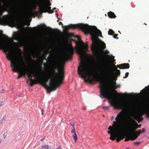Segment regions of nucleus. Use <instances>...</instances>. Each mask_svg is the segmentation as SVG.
Here are the masks:
<instances>
[{"mask_svg": "<svg viewBox=\"0 0 149 149\" xmlns=\"http://www.w3.org/2000/svg\"><path fill=\"white\" fill-rule=\"evenodd\" d=\"M81 42L76 43V44H79V46L76 49L78 53L80 55V58L81 60L78 69L79 75L91 84H93V81L95 82L99 81L101 84V86H99L100 89V97L102 98H106L109 100L111 106L115 108L124 110L130 109L131 106L130 104L123 101H118L111 91L110 89L115 90L117 88L116 82L109 83L107 86L106 85V81L100 79L95 72L92 69L88 70L87 65L85 63L83 55L85 52L84 49H87L88 46L87 44L85 45L82 41H81Z\"/></svg>", "mask_w": 149, "mask_h": 149, "instance_id": "f257e3e1", "label": "nucleus"}, {"mask_svg": "<svg viewBox=\"0 0 149 149\" xmlns=\"http://www.w3.org/2000/svg\"><path fill=\"white\" fill-rule=\"evenodd\" d=\"M2 33V32L0 31V38H3L2 36L3 35H1ZM4 39H6L4 41L0 40V49H2L3 52L6 53L8 52L6 55V57L8 60L10 61V66L12 67L13 71L17 72L19 73L17 79L22 76L25 77L27 74L30 81V86H32L36 83L35 80L31 78L32 77L34 76L37 78L39 83L46 88L48 93H50L52 91L56 90V87L52 78L51 81L49 82V86L46 83L49 79V77L47 76L45 78V79H43L38 72V70H34L33 72L29 71L26 66L21 56L13 53L11 49L13 48L14 47L9 41L6 40H8V37L6 36Z\"/></svg>", "mask_w": 149, "mask_h": 149, "instance_id": "f03ea898", "label": "nucleus"}, {"mask_svg": "<svg viewBox=\"0 0 149 149\" xmlns=\"http://www.w3.org/2000/svg\"><path fill=\"white\" fill-rule=\"evenodd\" d=\"M76 28H79L81 29L86 34H90L93 43L91 49L95 54L98 55L101 51H103L104 48H106V46L104 44L101 45L100 47L98 46L97 43L98 42L97 38L98 36H102V33L96 26H90L88 24L82 23L77 24H70L65 26V29L66 31H68L70 29H74Z\"/></svg>", "mask_w": 149, "mask_h": 149, "instance_id": "7ed1b4c3", "label": "nucleus"}, {"mask_svg": "<svg viewBox=\"0 0 149 149\" xmlns=\"http://www.w3.org/2000/svg\"><path fill=\"white\" fill-rule=\"evenodd\" d=\"M124 112L121 111L117 116L115 118L116 121H113L112 126H110L108 131V133L110 134L109 139L114 141L116 138V141L118 142L123 140L125 137V141H127L129 140H134L138 138V136L133 135L131 133H125L124 134H119V132L123 126L124 120Z\"/></svg>", "mask_w": 149, "mask_h": 149, "instance_id": "20e7f679", "label": "nucleus"}, {"mask_svg": "<svg viewBox=\"0 0 149 149\" xmlns=\"http://www.w3.org/2000/svg\"><path fill=\"white\" fill-rule=\"evenodd\" d=\"M47 60V61L51 62L53 63L52 67V71L51 75L42 74V67L41 66L40 70L36 69L35 71L38 70V73L42 78L43 79H45V78L46 77H49V79H50V82L51 81L52 78L54 79L55 85L56 86V88L59 87L61 86V84L63 83V80L64 79V71L61 70L59 72H56V70L57 69L59 70L60 69V65L59 63L57 61L55 60V58L53 55L49 56L48 57V59H47L45 56L42 57H40V58L38 60L40 62V65H41L43 63V59Z\"/></svg>", "mask_w": 149, "mask_h": 149, "instance_id": "39448f33", "label": "nucleus"}, {"mask_svg": "<svg viewBox=\"0 0 149 149\" xmlns=\"http://www.w3.org/2000/svg\"><path fill=\"white\" fill-rule=\"evenodd\" d=\"M114 66L115 69V71H116V74H114L113 71L111 69L106 67L100 68L101 74L105 77L109 81L111 80L113 77L117 78L120 74V70L117 69L115 65H114Z\"/></svg>", "mask_w": 149, "mask_h": 149, "instance_id": "423d86ee", "label": "nucleus"}, {"mask_svg": "<svg viewBox=\"0 0 149 149\" xmlns=\"http://www.w3.org/2000/svg\"><path fill=\"white\" fill-rule=\"evenodd\" d=\"M47 0L48 3L47 4L45 3V1H42L40 3L39 6L40 10L41 13L48 12L50 13H52L56 8H53V10H51V8L50 6L51 5V4L49 0Z\"/></svg>", "mask_w": 149, "mask_h": 149, "instance_id": "0eeeda50", "label": "nucleus"}, {"mask_svg": "<svg viewBox=\"0 0 149 149\" xmlns=\"http://www.w3.org/2000/svg\"><path fill=\"white\" fill-rule=\"evenodd\" d=\"M74 53V49L72 44L67 47L64 53L65 57L62 59V62L64 64L67 60H70L72 58L71 56Z\"/></svg>", "mask_w": 149, "mask_h": 149, "instance_id": "6e6552de", "label": "nucleus"}, {"mask_svg": "<svg viewBox=\"0 0 149 149\" xmlns=\"http://www.w3.org/2000/svg\"><path fill=\"white\" fill-rule=\"evenodd\" d=\"M117 67L119 68L120 69H128L130 68L129 64L128 63H123L120 65H118Z\"/></svg>", "mask_w": 149, "mask_h": 149, "instance_id": "1a4fd4ad", "label": "nucleus"}, {"mask_svg": "<svg viewBox=\"0 0 149 149\" xmlns=\"http://www.w3.org/2000/svg\"><path fill=\"white\" fill-rule=\"evenodd\" d=\"M142 113H139L134 115V118L135 119L137 120L139 122L143 120V118L142 117Z\"/></svg>", "mask_w": 149, "mask_h": 149, "instance_id": "9d476101", "label": "nucleus"}, {"mask_svg": "<svg viewBox=\"0 0 149 149\" xmlns=\"http://www.w3.org/2000/svg\"><path fill=\"white\" fill-rule=\"evenodd\" d=\"M145 132V129L144 128H143L142 130V131H141L140 130H139L137 132H136L135 134H133L132 133V134L133 135H136L138 136V137L139 135H140L141 133H143Z\"/></svg>", "mask_w": 149, "mask_h": 149, "instance_id": "9b49d317", "label": "nucleus"}, {"mask_svg": "<svg viewBox=\"0 0 149 149\" xmlns=\"http://www.w3.org/2000/svg\"><path fill=\"white\" fill-rule=\"evenodd\" d=\"M108 15L110 18H115L116 17V16L114 13L111 11H109L108 13Z\"/></svg>", "mask_w": 149, "mask_h": 149, "instance_id": "f8f14e48", "label": "nucleus"}, {"mask_svg": "<svg viewBox=\"0 0 149 149\" xmlns=\"http://www.w3.org/2000/svg\"><path fill=\"white\" fill-rule=\"evenodd\" d=\"M20 35L17 33H16L14 35V39L16 40L19 41L20 40Z\"/></svg>", "mask_w": 149, "mask_h": 149, "instance_id": "ddd939ff", "label": "nucleus"}, {"mask_svg": "<svg viewBox=\"0 0 149 149\" xmlns=\"http://www.w3.org/2000/svg\"><path fill=\"white\" fill-rule=\"evenodd\" d=\"M128 120H129L131 121V122L133 123L134 125H138V123L136 122L135 120L132 118L131 117H130L128 118Z\"/></svg>", "mask_w": 149, "mask_h": 149, "instance_id": "4468645a", "label": "nucleus"}, {"mask_svg": "<svg viewBox=\"0 0 149 149\" xmlns=\"http://www.w3.org/2000/svg\"><path fill=\"white\" fill-rule=\"evenodd\" d=\"M129 128L131 131L134 132L138 128V127L137 125H133V126H130Z\"/></svg>", "mask_w": 149, "mask_h": 149, "instance_id": "2eb2a0df", "label": "nucleus"}, {"mask_svg": "<svg viewBox=\"0 0 149 149\" xmlns=\"http://www.w3.org/2000/svg\"><path fill=\"white\" fill-rule=\"evenodd\" d=\"M42 148H45L47 149H53V148L51 146H49L47 145L42 146Z\"/></svg>", "mask_w": 149, "mask_h": 149, "instance_id": "dca6fc26", "label": "nucleus"}, {"mask_svg": "<svg viewBox=\"0 0 149 149\" xmlns=\"http://www.w3.org/2000/svg\"><path fill=\"white\" fill-rule=\"evenodd\" d=\"M115 32L111 29H109L108 32V34L109 35H112L114 34Z\"/></svg>", "mask_w": 149, "mask_h": 149, "instance_id": "f3484780", "label": "nucleus"}, {"mask_svg": "<svg viewBox=\"0 0 149 149\" xmlns=\"http://www.w3.org/2000/svg\"><path fill=\"white\" fill-rule=\"evenodd\" d=\"M28 59L30 62L33 63H34V61L31 58V56H28Z\"/></svg>", "mask_w": 149, "mask_h": 149, "instance_id": "a211bd4d", "label": "nucleus"}, {"mask_svg": "<svg viewBox=\"0 0 149 149\" xmlns=\"http://www.w3.org/2000/svg\"><path fill=\"white\" fill-rule=\"evenodd\" d=\"M129 95L130 96H137L138 95V94L137 93H130L129 94Z\"/></svg>", "mask_w": 149, "mask_h": 149, "instance_id": "6ab92c4d", "label": "nucleus"}, {"mask_svg": "<svg viewBox=\"0 0 149 149\" xmlns=\"http://www.w3.org/2000/svg\"><path fill=\"white\" fill-rule=\"evenodd\" d=\"M73 137L75 140V142H76L78 139V138L77 135H75V136H73Z\"/></svg>", "mask_w": 149, "mask_h": 149, "instance_id": "aec40b11", "label": "nucleus"}, {"mask_svg": "<svg viewBox=\"0 0 149 149\" xmlns=\"http://www.w3.org/2000/svg\"><path fill=\"white\" fill-rule=\"evenodd\" d=\"M109 107L108 106H105L103 107V109L105 111L109 109Z\"/></svg>", "mask_w": 149, "mask_h": 149, "instance_id": "412c9836", "label": "nucleus"}, {"mask_svg": "<svg viewBox=\"0 0 149 149\" xmlns=\"http://www.w3.org/2000/svg\"><path fill=\"white\" fill-rule=\"evenodd\" d=\"M118 36V34H114L113 36V38H116V39H118V37H117V36Z\"/></svg>", "mask_w": 149, "mask_h": 149, "instance_id": "4be33fe9", "label": "nucleus"}, {"mask_svg": "<svg viewBox=\"0 0 149 149\" xmlns=\"http://www.w3.org/2000/svg\"><path fill=\"white\" fill-rule=\"evenodd\" d=\"M5 118L4 117H3L0 120V125H1L3 121L5 119Z\"/></svg>", "mask_w": 149, "mask_h": 149, "instance_id": "5701e85b", "label": "nucleus"}, {"mask_svg": "<svg viewBox=\"0 0 149 149\" xmlns=\"http://www.w3.org/2000/svg\"><path fill=\"white\" fill-rule=\"evenodd\" d=\"M70 125L72 126L73 128H74V122H72L70 123Z\"/></svg>", "mask_w": 149, "mask_h": 149, "instance_id": "b1692460", "label": "nucleus"}, {"mask_svg": "<svg viewBox=\"0 0 149 149\" xmlns=\"http://www.w3.org/2000/svg\"><path fill=\"white\" fill-rule=\"evenodd\" d=\"M140 143V142H134V144L135 145H138Z\"/></svg>", "mask_w": 149, "mask_h": 149, "instance_id": "393cba45", "label": "nucleus"}, {"mask_svg": "<svg viewBox=\"0 0 149 149\" xmlns=\"http://www.w3.org/2000/svg\"><path fill=\"white\" fill-rule=\"evenodd\" d=\"M71 132L72 133H73L74 134L76 133L75 130L74 128H73V129L71 130Z\"/></svg>", "mask_w": 149, "mask_h": 149, "instance_id": "a878e982", "label": "nucleus"}, {"mask_svg": "<svg viewBox=\"0 0 149 149\" xmlns=\"http://www.w3.org/2000/svg\"><path fill=\"white\" fill-rule=\"evenodd\" d=\"M38 26H40L41 27H46V25L44 24H41L40 26L38 25Z\"/></svg>", "mask_w": 149, "mask_h": 149, "instance_id": "bb28decb", "label": "nucleus"}, {"mask_svg": "<svg viewBox=\"0 0 149 149\" xmlns=\"http://www.w3.org/2000/svg\"><path fill=\"white\" fill-rule=\"evenodd\" d=\"M3 105V101H0V107L2 106Z\"/></svg>", "mask_w": 149, "mask_h": 149, "instance_id": "cd10ccee", "label": "nucleus"}, {"mask_svg": "<svg viewBox=\"0 0 149 149\" xmlns=\"http://www.w3.org/2000/svg\"><path fill=\"white\" fill-rule=\"evenodd\" d=\"M128 74H129L128 72H127L125 74V77H124V78H126V77H127L128 76Z\"/></svg>", "mask_w": 149, "mask_h": 149, "instance_id": "c85d7f7f", "label": "nucleus"}, {"mask_svg": "<svg viewBox=\"0 0 149 149\" xmlns=\"http://www.w3.org/2000/svg\"><path fill=\"white\" fill-rule=\"evenodd\" d=\"M76 38H77V40L79 41H80L81 38L80 37H79V36H76Z\"/></svg>", "mask_w": 149, "mask_h": 149, "instance_id": "c756f323", "label": "nucleus"}, {"mask_svg": "<svg viewBox=\"0 0 149 149\" xmlns=\"http://www.w3.org/2000/svg\"><path fill=\"white\" fill-rule=\"evenodd\" d=\"M145 89H142V90L141 91V93H145Z\"/></svg>", "mask_w": 149, "mask_h": 149, "instance_id": "7c9ffc66", "label": "nucleus"}, {"mask_svg": "<svg viewBox=\"0 0 149 149\" xmlns=\"http://www.w3.org/2000/svg\"><path fill=\"white\" fill-rule=\"evenodd\" d=\"M104 52L105 53H107V54H109V52L107 51V50H105L104 51Z\"/></svg>", "mask_w": 149, "mask_h": 149, "instance_id": "2f4dec72", "label": "nucleus"}, {"mask_svg": "<svg viewBox=\"0 0 149 149\" xmlns=\"http://www.w3.org/2000/svg\"><path fill=\"white\" fill-rule=\"evenodd\" d=\"M58 24L59 25H62V27L63 28V23L61 22H59Z\"/></svg>", "mask_w": 149, "mask_h": 149, "instance_id": "473e14b6", "label": "nucleus"}, {"mask_svg": "<svg viewBox=\"0 0 149 149\" xmlns=\"http://www.w3.org/2000/svg\"><path fill=\"white\" fill-rule=\"evenodd\" d=\"M137 127H138V128H141V125H138H138H137Z\"/></svg>", "mask_w": 149, "mask_h": 149, "instance_id": "72a5a7b5", "label": "nucleus"}, {"mask_svg": "<svg viewBox=\"0 0 149 149\" xmlns=\"http://www.w3.org/2000/svg\"><path fill=\"white\" fill-rule=\"evenodd\" d=\"M5 89H2L0 91L1 93H2L4 91Z\"/></svg>", "mask_w": 149, "mask_h": 149, "instance_id": "f704fd0d", "label": "nucleus"}, {"mask_svg": "<svg viewBox=\"0 0 149 149\" xmlns=\"http://www.w3.org/2000/svg\"><path fill=\"white\" fill-rule=\"evenodd\" d=\"M41 111H42V115H44V113H43L44 110H43V109H42L41 110Z\"/></svg>", "mask_w": 149, "mask_h": 149, "instance_id": "c9c22d12", "label": "nucleus"}, {"mask_svg": "<svg viewBox=\"0 0 149 149\" xmlns=\"http://www.w3.org/2000/svg\"><path fill=\"white\" fill-rule=\"evenodd\" d=\"M91 60L92 61L93 63H95V60H94V59H91Z\"/></svg>", "mask_w": 149, "mask_h": 149, "instance_id": "e433bc0d", "label": "nucleus"}, {"mask_svg": "<svg viewBox=\"0 0 149 149\" xmlns=\"http://www.w3.org/2000/svg\"><path fill=\"white\" fill-rule=\"evenodd\" d=\"M113 92L115 93H116V94H118V93L117 92V91H115V90H114L113 91Z\"/></svg>", "mask_w": 149, "mask_h": 149, "instance_id": "4c0bfd02", "label": "nucleus"}, {"mask_svg": "<svg viewBox=\"0 0 149 149\" xmlns=\"http://www.w3.org/2000/svg\"><path fill=\"white\" fill-rule=\"evenodd\" d=\"M75 135H77L76 134V133L72 135V136L73 137V136H75Z\"/></svg>", "mask_w": 149, "mask_h": 149, "instance_id": "58836bf2", "label": "nucleus"}, {"mask_svg": "<svg viewBox=\"0 0 149 149\" xmlns=\"http://www.w3.org/2000/svg\"><path fill=\"white\" fill-rule=\"evenodd\" d=\"M88 56V57H89V58H92V56H91V55H89Z\"/></svg>", "mask_w": 149, "mask_h": 149, "instance_id": "ea45409f", "label": "nucleus"}, {"mask_svg": "<svg viewBox=\"0 0 149 149\" xmlns=\"http://www.w3.org/2000/svg\"><path fill=\"white\" fill-rule=\"evenodd\" d=\"M48 52L50 53H51L52 52V51L51 50H48Z\"/></svg>", "mask_w": 149, "mask_h": 149, "instance_id": "a19ab883", "label": "nucleus"}, {"mask_svg": "<svg viewBox=\"0 0 149 149\" xmlns=\"http://www.w3.org/2000/svg\"><path fill=\"white\" fill-rule=\"evenodd\" d=\"M19 50V51L21 52V50L20 49H18Z\"/></svg>", "mask_w": 149, "mask_h": 149, "instance_id": "79ce46f5", "label": "nucleus"}, {"mask_svg": "<svg viewBox=\"0 0 149 149\" xmlns=\"http://www.w3.org/2000/svg\"><path fill=\"white\" fill-rule=\"evenodd\" d=\"M44 138H43V139H41V141H42L43 140H44Z\"/></svg>", "mask_w": 149, "mask_h": 149, "instance_id": "37998d69", "label": "nucleus"}, {"mask_svg": "<svg viewBox=\"0 0 149 149\" xmlns=\"http://www.w3.org/2000/svg\"><path fill=\"white\" fill-rule=\"evenodd\" d=\"M128 94L127 93H125L124 94V95H128Z\"/></svg>", "mask_w": 149, "mask_h": 149, "instance_id": "c03bdc74", "label": "nucleus"}, {"mask_svg": "<svg viewBox=\"0 0 149 149\" xmlns=\"http://www.w3.org/2000/svg\"><path fill=\"white\" fill-rule=\"evenodd\" d=\"M148 117H149V112L148 113Z\"/></svg>", "mask_w": 149, "mask_h": 149, "instance_id": "a18cd8bd", "label": "nucleus"}, {"mask_svg": "<svg viewBox=\"0 0 149 149\" xmlns=\"http://www.w3.org/2000/svg\"><path fill=\"white\" fill-rule=\"evenodd\" d=\"M100 41V42H101V43H104V42H103L102 41H101V40Z\"/></svg>", "mask_w": 149, "mask_h": 149, "instance_id": "49530a36", "label": "nucleus"}, {"mask_svg": "<svg viewBox=\"0 0 149 149\" xmlns=\"http://www.w3.org/2000/svg\"><path fill=\"white\" fill-rule=\"evenodd\" d=\"M28 28L29 29H32V28L31 27H28Z\"/></svg>", "mask_w": 149, "mask_h": 149, "instance_id": "de8ad7c7", "label": "nucleus"}, {"mask_svg": "<svg viewBox=\"0 0 149 149\" xmlns=\"http://www.w3.org/2000/svg\"><path fill=\"white\" fill-rule=\"evenodd\" d=\"M126 149H130V148H126Z\"/></svg>", "mask_w": 149, "mask_h": 149, "instance_id": "09e8293b", "label": "nucleus"}, {"mask_svg": "<svg viewBox=\"0 0 149 149\" xmlns=\"http://www.w3.org/2000/svg\"><path fill=\"white\" fill-rule=\"evenodd\" d=\"M44 65H46V64L45 63H44Z\"/></svg>", "mask_w": 149, "mask_h": 149, "instance_id": "8fccbe9b", "label": "nucleus"}, {"mask_svg": "<svg viewBox=\"0 0 149 149\" xmlns=\"http://www.w3.org/2000/svg\"><path fill=\"white\" fill-rule=\"evenodd\" d=\"M15 43H16V44H17L18 43V42H15Z\"/></svg>", "mask_w": 149, "mask_h": 149, "instance_id": "3c124183", "label": "nucleus"}, {"mask_svg": "<svg viewBox=\"0 0 149 149\" xmlns=\"http://www.w3.org/2000/svg\"><path fill=\"white\" fill-rule=\"evenodd\" d=\"M33 28H34V29H35L36 28L35 27H33Z\"/></svg>", "mask_w": 149, "mask_h": 149, "instance_id": "603ef678", "label": "nucleus"}, {"mask_svg": "<svg viewBox=\"0 0 149 149\" xmlns=\"http://www.w3.org/2000/svg\"><path fill=\"white\" fill-rule=\"evenodd\" d=\"M58 21H59V20H57V22H58Z\"/></svg>", "mask_w": 149, "mask_h": 149, "instance_id": "864d4df0", "label": "nucleus"}, {"mask_svg": "<svg viewBox=\"0 0 149 149\" xmlns=\"http://www.w3.org/2000/svg\"><path fill=\"white\" fill-rule=\"evenodd\" d=\"M106 56H108V55H107Z\"/></svg>", "mask_w": 149, "mask_h": 149, "instance_id": "5fc2aeb1", "label": "nucleus"}, {"mask_svg": "<svg viewBox=\"0 0 149 149\" xmlns=\"http://www.w3.org/2000/svg\"><path fill=\"white\" fill-rule=\"evenodd\" d=\"M148 87H146L145 88H147Z\"/></svg>", "mask_w": 149, "mask_h": 149, "instance_id": "6e6d98bb", "label": "nucleus"}, {"mask_svg": "<svg viewBox=\"0 0 149 149\" xmlns=\"http://www.w3.org/2000/svg\"><path fill=\"white\" fill-rule=\"evenodd\" d=\"M33 58H34V56H33Z\"/></svg>", "mask_w": 149, "mask_h": 149, "instance_id": "4d7b16f0", "label": "nucleus"}]
</instances>
